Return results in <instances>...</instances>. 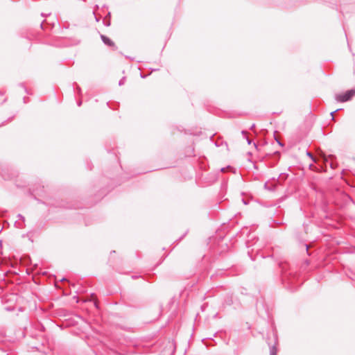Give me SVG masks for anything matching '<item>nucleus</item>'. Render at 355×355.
I'll list each match as a JSON object with an SVG mask.
<instances>
[{
    "label": "nucleus",
    "mask_w": 355,
    "mask_h": 355,
    "mask_svg": "<svg viewBox=\"0 0 355 355\" xmlns=\"http://www.w3.org/2000/svg\"><path fill=\"white\" fill-rule=\"evenodd\" d=\"M0 175L4 180H10L16 176L15 173L10 172L8 166L0 167Z\"/></svg>",
    "instance_id": "nucleus-4"
},
{
    "label": "nucleus",
    "mask_w": 355,
    "mask_h": 355,
    "mask_svg": "<svg viewBox=\"0 0 355 355\" xmlns=\"http://www.w3.org/2000/svg\"><path fill=\"white\" fill-rule=\"evenodd\" d=\"M246 141L248 144H251V143L252 142V141L250 139H249L248 137H246Z\"/></svg>",
    "instance_id": "nucleus-16"
},
{
    "label": "nucleus",
    "mask_w": 355,
    "mask_h": 355,
    "mask_svg": "<svg viewBox=\"0 0 355 355\" xmlns=\"http://www.w3.org/2000/svg\"><path fill=\"white\" fill-rule=\"evenodd\" d=\"M226 168H221L220 171L224 172L225 171Z\"/></svg>",
    "instance_id": "nucleus-22"
},
{
    "label": "nucleus",
    "mask_w": 355,
    "mask_h": 355,
    "mask_svg": "<svg viewBox=\"0 0 355 355\" xmlns=\"http://www.w3.org/2000/svg\"><path fill=\"white\" fill-rule=\"evenodd\" d=\"M338 110H334V111H332L330 114L331 116V119L332 120H334V114L338 111Z\"/></svg>",
    "instance_id": "nucleus-12"
},
{
    "label": "nucleus",
    "mask_w": 355,
    "mask_h": 355,
    "mask_svg": "<svg viewBox=\"0 0 355 355\" xmlns=\"http://www.w3.org/2000/svg\"><path fill=\"white\" fill-rule=\"evenodd\" d=\"M330 166H331V168H334V164H333V163H331V164H330Z\"/></svg>",
    "instance_id": "nucleus-23"
},
{
    "label": "nucleus",
    "mask_w": 355,
    "mask_h": 355,
    "mask_svg": "<svg viewBox=\"0 0 355 355\" xmlns=\"http://www.w3.org/2000/svg\"><path fill=\"white\" fill-rule=\"evenodd\" d=\"M187 232H188V230H187V231H186V232L184 233V234H183V235H182V236L178 239V241L182 240V239H183V238L187 235Z\"/></svg>",
    "instance_id": "nucleus-15"
},
{
    "label": "nucleus",
    "mask_w": 355,
    "mask_h": 355,
    "mask_svg": "<svg viewBox=\"0 0 355 355\" xmlns=\"http://www.w3.org/2000/svg\"><path fill=\"white\" fill-rule=\"evenodd\" d=\"M275 139L280 146H283V144H282L277 139L275 138Z\"/></svg>",
    "instance_id": "nucleus-20"
},
{
    "label": "nucleus",
    "mask_w": 355,
    "mask_h": 355,
    "mask_svg": "<svg viewBox=\"0 0 355 355\" xmlns=\"http://www.w3.org/2000/svg\"><path fill=\"white\" fill-rule=\"evenodd\" d=\"M25 222H23L21 220V222H19V221H15V226L17 227V228H19V229H23L25 227Z\"/></svg>",
    "instance_id": "nucleus-7"
},
{
    "label": "nucleus",
    "mask_w": 355,
    "mask_h": 355,
    "mask_svg": "<svg viewBox=\"0 0 355 355\" xmlns=\"http://www.w3.org/2000/svg\"><path fill=\"white\" fill-rule=\"evenodd\" d=\"M104 24L106 26H110V21L108 20V21H104Z\"/></svg>",
    "instance_id": "nucleus-14"
},
{
    "label": "nucleus",
    "mask_w": 355,
    "mask_h": 355,
    "mask_svg": "<svg viewBox=\"0 0 355 355\" xmlns=\"http://www.w3.org/2000/svg\"><path fill=\"white\" fill-rule=\"evenodd\" d=\"M234 304V300L232 294L231 293H227L223 300L221 307L222 309H225L227 306H230Z\"/></svg>",
    "instance_id": "nucleus-5"
},
{
    "label": "nucleus",
    "mask_w": 355,
    "mask_h": 355,
    "mask_svg": "<svg viewBox=\"0 0 355 355\" xmlns=\"http://www.w3.org/2000/svg\"><path fill=\"white\" fill-rule=\"evenodd\" d=\"M313 164H311L309 165V168H312V167H313Z\"/></svg>",
    "instance_id": "nucleus-29"
},
{
    "label": "nucleus",
    "mask_w": 355,
    "mask_h": 355,
    "mask_svg": "<svg viewBox=\"0 0 355 355\" xmlns=\"http://www.w3.org/2000/svg\"><path fill=\"white\" fill-rule=\"evenodd\" d=\"M306 155L311 158V159L314 162H317V159L313 155V154L309 152V151H306Z\"/></svg>",
    "instance_id": "nucleus-8"
},
{
    "label": "nucleus",
    "mask_w": 355,
    "mask_h": 355,
    "mask_svg": "<svg viewBox=\"0 0 355 355\" xmlns=\"http://www.w3.org/2000/svg\"><path fill=\"white\" fill-rule=\"evenodd\" d=\"M125 77H123L119 82V86H121V85H123L125 84Z\"/></svg>",
    "instance_id": "nucleus-9"
},
{
    "label": "nucleus",
    "mask_w": 355,
    "mask_h": 355,
    "mask_svg": "<svg viewBox=\"0 0 355 355\" xmlns=\"http://www.w3.org/2000/svg\"><path fill=\"white\" fill-rule=\"evenodd\" d=\"M43 24H44V22L41 23V24H40V26L42 28H43Z\"/></svg>",
    "instance_id": "nucleus-28"
},
{
    "label": "nucleus",
    "mask_w": 355,
    "mask_h": 355,
    "mask_svg": "<svg viewBox=\"0 0 355 355\" xmlns=\"http://www.w3.org/2000/svg\"><path fill=\"white\" fill-rule=\"evenodd\" d=\"M242 200H243V203H244L245 205H247V204H248V202H247L245 200H243V199Z\"/></svg>",
    "instance_id": "nucleus-26"
},
{
    "label": "nucleus",
    "mask_w": 355,
    "mask_h": 355,
    "mask_svg": "<svg viewBox=\"0 0 355 355\" xmlns=\"http://www.w3.org/2000/svg\"><path fill=\"white\" fill-rule=\"evenodd\" d=\"M19 85L20 87H21L24 89V91H25V92H26V94H30V93L28 92V91L27 88L25 87V85H24V83H19Z\"/></svg>",
    "instance_id": "nucleus-10"
},
{
    "label": "nucleus",
    "mask_w": 355,
    "mask_h": 355,
    "mask_svg": "<svg viewBox=\"0 0 355 355\" xmlns=\"http://www.w3.org/2000/svg\"><path fill=\"white\" fill-rule=\"evenodd\" d=\"M242 135H244L245 137H246L247 135V132L245 130H242L241 132Z\"/></svg>",
    "instance_id": "nucleus-18"
},
{
    "label": "nucleus",
    "mask_w": 355,
    "mask_h": 355,
    "mask_svg": "<svg viewBox=\"0 0 355 355\" xmlns=\"http://www.w3.org/2000/svg\"><path fill=\"white\" fill-rule=\"evenodd\" d=\"M6 310L11 311L12 309L10 308H6Z\"/></svg>",
    "instance_id": "nucleus-30"
},
{
    "label": "nucleus",
    "mask_w": 355,
    "mask_h": 355,
    "mask_svg": "<svg viewBox=\"0 0 355 355\" xmlns=\"http://www.w3.org/2000/svg\"><path fill=\"white\" fill-rule=\"evenodd\" d=\"M266 342L269 347L270 355H277L278 337L277 333L275 329H273L267 333Z\"/></svg>",
    "instance_id": "nucleus-2"
},
{
    "label": "nucleus",
    "mask_w": 355,
    "mask_h": 355,
    "mask_svg": "<svg viewBox=\"0 0 355 355\" xmlns=\"http://www.w3.org/2000/svg\"><path fill=\"white\" fill-rule=\"evenodd\" d=\"M76 89H77V92H78V94L79 95H80V94H81V92H82V91H81V88H80L78 85H77V87H76Z\"/></svg>",
    "instance_id": "nucleus-13"
},
{
    "label": "nucleus",
    "mask_w": 355,
    "mask_h": 355,
    "mask_svg": "<svg viewBox=\"0 0 355 355\" xmlns=\"http://www.w3.org/2000/svg\"><path fill=\"white\" fill-rule=\"evenodd\" d=\"M254 127H255V125L252 124V126L250 127V129H253Z\"/></svg>",
    "instance_id": "nucleus-25"
},
{
    "label": "nucleus",
    "mask_w": 355,
    "mask_h": 355,
    "mask_svg": "<svg viewBox=\"0 0 355 355\" xmlns=\"http://www.w3.org/2000/svg\"><path fill=\"white\" fill-rule=\"evenodd\" d=\"M49 15V14H48V15ZM41 15H42V17H46V16H47V15H45V14H44V13H42V14H41Z\"/></svg>",
    "instance_id": "nucleus-24"
},
{
    "label": "nucleus",
    "mask_w": 355,
    "mask_h": 355,
    "mask_svg": "<svg viewBox=\"0 0 355 355\" xmlns=\"http://www.w3.org/2000/svg\"><path fill=\"white\" fill-rule=\"evenodd\" d=\"M28 98L24 97L23 101L24 103H26L28 102Z\"/></svg>",
    "instance_id": "nucleus-17"
},
{
    "label": "nucleus",
    "mask_w": 355,
    "mask_h": 355,
    "mask_svg": "<svg viewBox=\"0 0 355 355\" xmlns=\"http://www.w3.org/2000/svg\"><path fill=\"white\" fill-rule=\"evenodd\" d=\"M78 106H80L82 105V101H78L77 103Z\"/></svg>",
    "instance_id": "nucleus-19"
},
{
    "label": "nucleus",
    "mask_w": 355,
    "mask_h": 355,
    "mask_svg": "<svg viewBox=\"0 0 355 355\" xmlns=\"http://www.w3.org/2000/svg\"><path fill=\"white\" fill-rule=\"evenodd\" d=\"M306 251H308V245H306Z\"/></svg>",
    "instance_id": "nucleus-33"
},
{
    "label": "nucleus",
    "mask_w": 355,
    "mask_h": 355,
    "mask_svg": "<svg viewBox=\"0 0 355 355\" xmlns=\"http://www.w3.org/2000/svg\"><path fill=\"white\" fill-rule=\"evenodd\" d=\"M355 96V89H349L344 93L338 94L335 96V99L338 102L344 103L350 101Z\"/></svg>",
    "instance_id": "nucleus-3"
},
{
    "label": "nucleus",
    "mask_w": 355,
    "mask_h": 355,
    "mask_svg": "<svg viewBox=\"0 0 355 355\" xmlns=\"http://www.w3.org/2000/svg\"><path fill=\"white\" fill-rule=\"evenodd\" d=\"M1 243H2V241H0V245H1Z\"/></svg>",
    "instance_id": "nucleus-34"
},
{
    "label": "nucleus",
    "mask_w": 355,
    "mask_h": 355,
    "mask_svg": "<svg viewBox=\"0 0 355 355\" xmlns=\"http://www.w3.org/2000/svg\"><path fill=\"white\" fill-rule=\"evenodd\" d=\"M0 95H3V93L1 91H0Z\"/></svg>",
    "instance_id": "nucleus-32"
},
{
    "label": "nucleus",
    "mask_w": 355,
    "mask_h": 355,
    "mask_svg": "<svg viewBox=\"0 0 355 355\" xmlns=\"http://www.w3.org/2000/svg\"><path fill=\"white\" fill-rule=\"evenodd\" d=\"M95 8H96V9H98V5H96V6H95Z\"/></svg>",
    "instance_id": "nucleus-31"
},
{
    "label": "nucleus",
    "mask_w": 355,
    "mask_h": 355,
    "mask_svg": "<svg viewBox=\"0 0 355 355\" xmlns=\"http://www.w3.org/2000/svg\"><path fill=\"white\" fill-rule=\"evenodd\" d=\"M101 38L102 40V42L105 45L110 46V47H114V49H117L116 46H115L114 42L111 39H110L108 37H107L104 35H101Z\"/></svg>",
    "instance_id": "nucleus-6"
},
{
    "label": "nucleus",
    "mask_w": 355,
    "mask_h": 355,
    "mask_svg": "<svg viewBox=\"0 0 355 355\" xmlns=\"http://www.w3.org/2000/svg\"><path fill=\"white\" fill-rule=\"evenodd\" d=\"M17 218H18L19 220H22L23 222H25V218H24V216H22L21 214H17Z\"/></svg>",
    "instance_id": "nucleus-11"
},
{
    "label": "nucleus",
    "mask_w": 355,
    "mask_h": 355,
    "mask_svg": "<svg viewBox=\"0 0 355 355\" xmlns=\"http://www.w3.org/2000/svg\"><path fill=\"white\" fill-rule=\"evenodd\" d=\"M61 281H67V279H66V278H64V277H63V278L61 279Z\"/></svg>",
    "instance_id": "nucleus-27"
},
{
    "label": "nucleus",
    "mask_w": 355,
    "mask_h": 355,
    "mask_svg": "<svg viewBox=\"0 0 355 355\" xmlns=\"http://www.w3.org/2000/svg\"><path fill=\"white\" fill-rule=\"evenodd\" d=\"M253 144H254V146L255 147V148H256V149H258V146H257V144L256 143H254V142L253 143Z\"/></svg>",
    "instance_id": "nucleus-21"
},
{
    "label": "nucleus",
    "mask_w": 355,
    "mask_h": 355,
    "mask_svg": "<svg viewBox=\"0 0 355 355\" xmlns=\"http://www.w3.org/2000/svg\"><path fill=\"white\" fill-rule=\"evenodd\" d=\"M279 267L281 270V276L283 283L287 282L288 284H292L295 277V272L290 268L287 262H280Z\"/></svg>",
    "instance_id": "nucleus-1"
}]
</instances>
